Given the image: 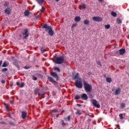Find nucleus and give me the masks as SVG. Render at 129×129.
I'll list each match as a JSON object with an SVG mask.
<instances>
[{"mask_svg":"<svg viewBox=\"0 0 129 129\" xmlns=\"http://www.w3.org/2000/svg\"><path fill=\"white\" fill-rule=\"evenodd\" d=\"M93 21L94 22H97L99 23L100 22H102V18L99 17H93L92 18Z\"/></svg>","mask_w":129,"mask_h":129,"instance_id":"obj_5","label":"nucleus"},{"mask_svg":"<svg viewBox=\"0 0 129 129\" xmlns=\"http://www.w3.org/2000/svg\"><path fill=\"white\" fill-rule=\"evenodd\" d=\"M104 27H105V29H109L110 28V25H109V24L105 25Z\"/></svg>","mask_w":129,"mask_h":129,"instance_id":"obj_31","label":"nucleus"},{"mask_svg":"<svg viewBox=\"0 0 129 129\" xmlns=\"http://www.w3.org/2000/svg\"><path fill=\"white\" fill-rule=\"evenodd\" d=\"M91 74H92L91 73V72H88V75H89V76H90V75H91Z\"/></svg>","mask_w":129,"mask_h":129,"instance_id":"obj_50","label":"nucleus"},{"mask_svg":"<svg viewBox=\"0 0 129 129\" xmlns=\"http://www.w3.org/2000/svg\"><path fill=\"white\" fill-rule=\"evenodd\" d=\"M21 113H22V118H23V119H25V118L27 117V112L22 111Z\"/></svg>","mask_w":129,"mask_h":129,"instance_id":"obj_10","label":"nucleus"},{"mask_svg":"<svg viewBox=\"0 0 129 129\" xmlns=\"http://www.w3.org/2000/svg\"><path fill=\"white\" fill-rule=\"evenodd\" d=\"M50 75L52 77L56 78V81H58L59 80V79H58V78H59V77H58V75L56 73H55V72L51 73Z\"/></svg>","mask_w":129,"mask_h":129,"instance_id":"obj_8","label":"nucleus"},{"mask_svg":"<svg viewBox=\"0 0 129 129\" xmlns=\"http://www.w3.org/2000/svg\"><path fill=\"white\" fill-rule=\"evenodd\" d=\"M0 124H6V123L5 122L0 121Z\"/></svg>","mask_w":129,"mask_h":129,"instance_id":"obj_46","label":"nucleus"},{"mask_svg":"<svg viewBox=\"0 0 129 129\" xmlns=\"http://www.w3.org/2000/svg\"><path fill=\"white\" fill-rule=\"evenodd\" d=\"M84 25H89V21L87 20H84Z\"/></svg>","mask_w":129,"mask_h":129,"instance_id":"obj_30","label":"nucleus"},{"mask_svg":"<svg viewBox=\"0 0 129 129\" xmlns=\"http://www.w3.org/2000/svg\"><path fill=\"white\" fill-rule=\"evenodd\" d=\"M51 28L52 27L51 26H48L47 24H44L42 26V29H45V32H47V31H49Z\"/></svg>","mask_w":129,"mask_h":129,"instance_id":"obj_7","label":"nucleus"},{"mask_svg":"<svg viewBox=\"0 0 129 129\" xmlns=\"http://www.w3.org/2000/svg\"><path fill=\"white\" fill-rule=\"evenodd\" d=\"M106 82H107L108 83H110L111 81H112V80L111 79V78L108 77V78H106Z\"/></svg>","mask_w":129,"mask_h":129,"instance_id":"obj_23","label":"nucleus"},{"mask_svg":"<svg viewBox=\"0 0 129 129\" xmlns=\"http://www.w3.org/2000/svg\"><path fill=\"white\" fill-rule=\"evenodd\" d=\"M121 90V89L120 88H118L117 89H116L115 91V95H118V94H120Z\"/></svg>","mask_w":129,"mask_h":129,"instance_id":"obj_11","label":"nucleus"},{"mask_svg":"<svg viewBox=\"0 0 129 129\" xmlns=\"http://www.w3.org/2000/svg\"><path fill=\"white\" fill-rule=\"evenodd\" d=\"M5 13L7 15H11V8H7L5 10Z\"/></svg>","mask_w":129,"mask_h":129,"instance_id":"obj_12","label":"nucleus"},{"mask_svg":"<svg viewBox=\"0 0 129 129\" xmlns=\"http://www.w3.org/2000/svg\"><path fill=\"white\" fill-rule=\"evenodd\" d=\"M75 85L78 88H82L83 86L82 85V79L81 78H78V80L75 82Z\"/></svg>","mask_w":129,"mask_h":129,"instance_id":"obj_2","label":"nucleus"},{"mask_svg":"<svg viewBox=\"0 0 129 129\" xmlns=\"http://www.w3.org/2000/svg\"><path fill=\"white\" fill-rule=\"evenodd\" d=\"M39 91H40V89L39 88H37L35 89L34 94L35 95H37V94H38V92H39Z\"/></svg>","mask_w":129,"mask_h":129,"instance_id":"obj_20","label":"nucleus"},{"mask_svg":"<svg viewBox=\"0 0 129 129\" xmlns=\"http://www.w3.org/2000/svg\"><path fill=\"white\" fill-rule=\"evenodd\" d=\"M99 2H102V0H99Z\"/></svg>","mask_w":129,"mask_h":129,"instance_id":"obj_63","label":"nucleus"},{"mask_svg":"<svg viewBox=\"0 0 129 129\" xmlns=\"http://www.w3.org/2000/svg\"><path fill=\"white\" fill-rule=\"evenodd\" d=\"M97 63L98 64V65H99L100 66H101V63L100 62V61H98L97 62Z\"/></svg>","mask_w":129,"mask_h":129,"instance_id":"obj_44","label":"nucleus"},{"mask_svg":"<svg viewBox=\"0 0 129 129\" xmlns=\"http://www.w3.org/2000/svg\"><path fill=\"white\" fill-rule=\"evenodd\" d=\"M92 104L95 106V107H97V108H100V105H99V104H97V101L96 100L93 99Z\"/></svg>","mask_w":129,"mask_h":129,"instance_id":"obj_6","label":"nucleus"},{"mask_svg":"<svg viewBox=\"0 0 129 129\" xmlns=\"http://www.w3.org/2000/svg\"><path fill=\"white\" fill-rule=\"evenodd\" d=\"M42 9H43V11H45V8L44 7H42Z\"/></svg>","mask_w":129,"mask_h":129,"instance_id":"obj_58","label":"nucleus"},{"mask_svg":"<svg viewBox=\"0 0 129 129\" xmlns=\"http://www.w3.org/2000/svg\"><path fill=\"white\" fill-rule=\"evenodd\" d=\"M56 112H58V110H53L51 114H53V113H56Z\"/></svg>","mask_w":129,"mask_h":129,"instance_id":"obj_39","label":"nucleus"},{"mask_svg":"<svg viewBox=\"0 0 129 129\" xmlns=\"http://www.w3.org/2000/svg\"><path fill=\"white\" fill-rule=\"evenodd\" d=\"M8 70V68H4V69H2L1 71L2 72H7Z\"/></svg>","mask_w":129,"mask_h":129,"instance_id":"obj_33","label":"nucleus"},{"mask_svg":"<svg viewBox=\"0 0 129 129\" xmlns=\"http://www.w3.org/2000/svg\"><path fill=\"white\" fill-rule=\"evenodd\" d=\"M60 124H61V126L62 127H64V126L66 125V124L64 122V120L62 119L60 120Z\"/></svg>","mask_w":129,"mask_h":129,"instance_id":"obj_19","label":"nucleus"},{"mask_svg":"<svg viewBox=\"0 0 129 129\" xmlns=\"http://www.w3.org/2000/svg\"><path fill=\"white\" fill-rule=\"evenodd\" d=\"M81 18L79 16H77L75 18V22H80Z\"/></svg>","mask_w":129,"mask_h":129,"instance_id":"obj_16","label":"nucleus"},{"mask_svg":"<svg viewBox=\"0 0 129 129\" xmlns=\"http://www.w3.org/2000/svg\"><path fill=\"white\" fill-rule=\"evenodd\" d=\"M38 79L37 77H35V76H32V80H34V81H36Z\"/></svg>","mask_w":129,"mask_h":129,"instance_id":"obj_37","label":"nucleus"},{"mask_svg":"<svg viewBox=\"0 0 129 129\" xmlns=\"http://www.w3.org/2000/svg\"><path fill=\"white\" fill-rule=\"evenodd\" d=\"M125 53V49L122 48L119 50V54L120 55H123Z\"/></svg>","mask_w":129,"mask_h":129,"instance_id":"obj_14","label":"nucleus"},{"mask_svg":"<svg viewBox=\"0 0 129 129\" xmlns=\"http://www.w3.org/2000/svg\"><path fill=\"white\" fill-rule=\"evenodd\" d=\"M64 120H66V121H70V115H69L67 118L65 117L64 118Z\"/></svg>","mask_w":129,"mask_h":129,"instance_id":"obj_29","label":"nucleus"},{"mask_svg":"<svg viewBox=\"0 0 129 129\" xmlns=\"http://www.w3.org/2000/svg\"><path fill=\"white\" fill-rule=\"evenodd\" d=\"M11 104H14V101L13 100H11L10 101Z\"/></svg>","mask_w":129,"mask_h":129,"instance_id":"obj_48","label":"nucleus"},{"mask_svg":"<svg viewBox=\"0 0 129 129\" xmlns=\"http://www.w3.org/2000/svg\"><path fill=\"white\" fill-rule=\"evenodd\" d=\"M24 68L25 69H29V67H25Z\"/></svg>","mask_w":129,"mask_h":129,"instance_id":"obj_57","label":"nucleus"},{"mask_svg":"<svg viewBox=\"0 0 129 129\" xmlns=\"http://www.w3.org/2000/svg\"><path fill=\"white\" fill-rule=\"evenodd\" d=\"M9 124H10V125H12L13 126H15L17 125V124L16 123V122H13V121H10L9 122Z\"/></svg>","mask_w":129,"mask_h":129,"instance_id":"obj_24","label":"nucleus"},{"mask_svg":"<svg viewBox=\"0 0 129 129\" xmlns=\"http://www.w3.org/2000/svg\"><path fill=\"white\" fill-rule=\"evenodd\" d=\"M10 64L7 62V61H4L3 62V64L2 65V67L5 68V67H8Z\"/></svg>","mask_w":129,"mask_h":129,"instance_id":"obj_17","label":"nucleus"},{"mask_svg":"<svg viewBox=\"0 0 129 129\" xmlns=\"http://www.w3.org/2000/svg\"><path fill=\"white\" fill-rule=\"evenodd\" d=\"M74 27H76V24H73V25L72 26L71 28H74Z\"/></svg>","mask_w":129,"mask_h":129,"instance_id":"obj_47","label":"nucleus"},{"mask_svg":"<svg viewBox=\"0 0 129 129\" xmlns=\"http://www.w3.org/2000/svg\"><path fill=\"white\" fill-rule=\"evenodd\" d=\"M40 13H43L44 12V10L41 9L40 10Z\"/></svg>","mask_w":129,"mask_h":129,"instance_id":"obj_56","label":"nucleus"},{"mask_svg":"<svg viewBox=\"0 0 129 129\" xmlns=\"http://www.w3.org/2000/svg\"><path fill=\"white\" fill-rule=\"evenodd\" d=\"M24 86H25V84H24V83H22L19 86V87H24Z\"/></svg>","mask_w":129,"mask_h":129,"instance_id":"obj_41","label":"nucleus"},{"mask_svg":"<svg viewBox=\"0 0 129 129\" xmlns=\"http://www.w3.org/2000/svg\"><path fill=\"white\" fill-rule=\"evenodd\" d=\"M86 115H89V113H86Z\"/></svg>","mask_w":129,"mask_h":129,"instance_id":"obj_59","label":"nucleus"},{"mask_svg":"<svg viewBox=\"0 0 129 129\" xmlns=\"http://www.w3.org/2000/svg\"><path fill=\"white\" fill-rule=\"evenodd\" d=\"M75 99H80V96L79 95H76Z\"/></svg>","mask_w":129,"mask_h":129,"instance_id":"obj_38","label":"nucleus"},{"mask_svg":"<svg viewBox=\"0 0 129 129\" xmlns=\"http://www.w3.org/2000/svg\"><path fill=\"white\" fill-rule=\"evenodd\" d=\"M5 7H8L9 6V2H6L4 4Z\"/></svg>","mask_w":129,"mask_h":129,"instance_id":"obj_42","label":"nucleus"},{"mask_svg":"<svg viewBox=\"0 0 129 129\" xmlns=\"http://www.w3.org/2000/svg\"><path fill=\"white\" fill-rule=\"evenodd\" d=\"M73 78L74 80H76V79L78 80V78H81L79 77V73H77L75 76H73Z\"/></svg>","mask_w":129,"mask_h":129,"instance_id":"obj_13","label":"nucleus"},{"mask_svg":"<svg viewBox=\"0 0 129 129\" xmlns=\"http://www.w3.org/2000/svg\"><path fill=\"white\" fill-rule=\"evenodd\" d=\"M10 86H13V85H11Z\"/></svg>","mask_w":129,"mask_h":129,"instance_id":"obj_64","label":"nucleus"},{"mask_svg":"<svg viewBox=\"0 0 129 129\" xmlns=\"http://www.w3.org/2000/svg\"><path fill=\"white\" fill-rule=\"evenodd\" d=\"M52 95H53V96H55V95H56L55 92H52Z\"/></svg>","mask_w":129,"mask_h":129,"instance_id":"obj_55","label":"nucleus"},{"mask_svg":"<svg viewBox=\"0 0 129 129\" xmlns=\"http://www.w3.org/2000/svg\"><path fill=\"white\" fill-rule=\"evenodd\" d=\"M82 10H85L86 9V6L84 4H82L81 6Z\"/></svg>","mask_w":129,"mask_h":129,"instance_id":"obj_34","label":"nucleus"},{"mask_svg":"<svg viewBox=\"0 0 129 129\" xmlns=\"http://www.w3.org/2000/svg\"><path fill=\"white\" fill-rule=\"evenodd\" d=\"M2 64H3V60H0V67L2 66Z\"/></svg>","mask_w":129,"mask_h":129,"instance_id":"obj_51","label":"nucleus"},{"mask_svg":"<svg viewBox=\"0 0 129 129\" xmlns=\"http://www.w3.org/2000/svg\"><path fill=\"white\" fill-rule=\"evenodd\" d=\"M121 107L122 108H124V107H125V104H124V103H122L121 104Z\"/></svg>","mask_w":129,"mask_h":129,"instance_id":"obj_35","label":"nucleus"},{"mask_svg":"<svg viewBox=\"0 0 129 129\" xmlns=\"http://www.w3.org/2000/svg\"><path fill=\"white\" fill-rule=\"evenodd\" d=\"M76 114L77 115H81L82 114V111L81 110H77Z\"/></svg>","mask_w":129,"mask_h":129,"instance_id":"obj_18","label":"nucleus"},{"mask_svg":"<svg viewBox=\"0 0 129 129\" xmlns=\"http://www.w3.org/2000/svg\"><path fill=\"white\" fill-rule=\"evenodd\" d=\"M35 19H39V15H37L35 17Z\"/></svg>","mask_w":129,"mask_h":129,"instance_id":"obj_53","label":"nucleus"},{"mask_svg":"<svg viewBox=\"0 0 129 129\" xmlns=\"http://www.w3.org/2000/svg\"><path fill=\"white\" fill-rule=\"evenodd\" d=\"M39 96H42V98H44L45 93H41L39 94Z\"/></svg>","mask_w":129,"mask_h":129,"instance_id":"obj_36","label":"nucleus"},{"mask_svg":"<svg viewBox=\"0 0 129 129\" xmlns=\"http://www.w3.org/2000/svg\"><path fill=\"white\" fill-rule=\"evenodd\" d=\"M40 50L41 51V53L44 54L45 52H46V49H45V47L42 46L40 48Z\"/></svg>","mask_w":129,"mask_h":129,"instance_id":"obj_22","label":"nucleus"},{"mask_svg":"<svg viewBox=\"0 0 129 129\" xmlns=\"http://www.w3.org/2000/svg\"><path fill=\"white\" fill-rule=\"evenodd\" d=\"M55 63L56 64H62L64 62V56H60L55 57Z\"/></svg>","mask_w":129,"mask_h":129,"instance_id":"obj_3","label":"nucleus"},{"mask_svg":"<svg viewBox=\"0 0 129 129\" xmlns=\"http://www.w3.org/2000/svg\"><path fill=\"white\" fill-rule=\"evenodd\" d=\"M24 16H25V17H28V16H30V12L28 11V10H26L24 12Z\"/></svg>","mask_w":129,"mask_h":129,"instance_id":"obj_21","label":"nucleus"},{"mask_svg":"<svg viewBox=\"0 0 129 129\" xmlns=\"http://www.w3.org/2000/svg\"><path fill=\"white\" fill-rule=\"evenodd\" d=\"M48 34L50 35V36H53L54 35V31L52 30V28H50L48 30Z\"/></svg>","mask_w":129,"mask_h":129,"instance_id":"obj_15","label":"nucleus"},{"mask_svg":"<svg viewBox=\"0 0 129 129\" xmlns=\"http://www.w3.org/2000/svg\"><path fill=\"white\" fill-rule=\"evenodd\" d=\"M116 22L117 24H121V23H122V21H121V19L117 18L116 19Z\"/></svg>","mask_w":129,"mask_h":129,"instance_id":"obj_25","label":"nucleus"},{"mask_svg":"<svg viewBox=\"0 0 129 129\" xmlns=\"http://www.w3.org/2000/svg\"><path fill=\"white\" fill-rule=\"evenodd\" d=\"M7 111H8V107H6Z\"/></svg>","mask_w":129,"mask_h":129,"instance_id":"obj_62","label":"nucleus"},{"mask_svg":"<svg viewBox=\"0 0 129 129\" xmlns=\"http://www.w3.org/2000/svg\"><path fill=\"white\" fill-rule=\"evenodd\" d=\"M81 98L83 100H87L88 99V96L85 93H83L81 95Z\"/></svg>","mask_w":129,"mask_h":129,"instance_id":"obj_9","label":"nucleus"},{"mask_svg":"<svg viewBox=\"0 0 129 129\" xmlns=\"http://www.w3.org/2000/svg\"><path fill=\"white\" fill-rule=\"evenodd\" d=\"M16 84H17V86L20 87V85L21 84L19 82H17Z\"/></svg>","mask_w":129,"mask_h":129,"instance_id":"obj_49","label":"nucleus"},{"mask_svg":"<svg viewBox=\"0 0 129 129\" xmlns=\"http://www.w3.org/2000/svg\"><path fill=\"white\" fill-rule=\"evenodd\" d=\"M37 2L38 4H41L44 3V0H37Z\"/></svg>","mask_w":129,"mask_h":129,"instance_id":"obj_32","label":"nucleus"},{"mask_svg":"<svg viewBox=\"0 0 129 129\" xmlns=\"http://www.w3.org/2000/svg\"><path fill=\"white\" fill-rule=\"evenodd\" d=\"M84 88L86 92H90L92 90V86L87 83L86 81L84 82Z\"/></svg>","mask_w":129,"mask_h":129,"instance_id":"obj_1","label":"nucleus"},{"mask_svg":"<svg viewBox=\"0 0 129 129\" xmlns=\"http://www.w3.org/2000/svg\"><path fill=\"white\" fill-rule=\"evenodd\" d=\"M77 105L78 106H79V107H80V106H82V105H81V104H77Z\"/></svg>","mask_w":129,"mask_h":129,"instance_id":"obj_52","label":"nucleus"},{"mask_svg":"<svg viewBox=\"0 0 129 129\" xmlns=\"http://www.w3.org/2000/svg\"><path fill=\"white\" fill-rule=\"evenodd\" d=\"M1 83L3 84H5V83H6V81L5 80H3L2 81H1Z\"/></svg>","mask_w":129,"mask_h":129,"instance_id":"obj_45","label":"nucleus"},{"mask_svg":"<svg viewBox=\"0 0 129 129\" xmlns=\"http://www.w3.org/2000/svg\"><path fill=\"white\" fill-rule=\"evenodd\" d=\"M53 70H54V71H57V72H60V69L57 67H54L53 68Z\"/></svg>","mask_w":129,"mask_h":129,"instance_id":"obj_26","label":"nucleus"},{"mask_svg":"<svg viewBox=\"0 0 129 129\" xmlns=\"http://www.w3.org/2000/svg\"><path fill=\"white\" fill-rule=\"evenodd\" d=\"M111 16H112V17H114V18L116 17V13L113 11H112L111 13Z\"/></svg>","mask_w":129,"mask_h":129,"instance_id":"obj_27","label":"nucleus"},{"mask_svg":"<svg viewBox=\"0 0 129 129\" xmlns=\"http://www.w3.org/2000/svg\"><path fill=\"white\" fill-rule=\"evenodd\" d=\"M48 79L50 82H54V80L53 79V78L48 76Z\"/></svg>","mask_w":129,"mask_h":129,"instance_id":"obj_28","label":"nucleus"},{"mask_svg":"<svg viewBox=\"0 0 129 129\" xmlns=\"http://www.w3.org/2000/svg\"><path fill=\"white\" fill-rule=\"evenodd\" d=\"M87 121H88V122H89L90 121H91V119H88L87 120Z\"/></svg>","mask_w":129,"mask_h":129,"instance_id":"obj_54","label":"nucleus"},{"mask_svg":"<svg viewBox=\"0 0 129 129\" xmlns=\"http://www.w3.org/2000/svg\"><path fill=\"white\" fill-rule=\"evenodd\" d=\"M56 116L57 118L59 117V114L56 115Z\"/></svg>","mask_w":129,"mask_h":129,"instance_id":"obj_60","label":"nucleus"},{"mask_svg":"<svg viewBox=\"0 0 129 129\" xmlns=\"http://www.w3.org/2000/svg\"><path fill=\"white\" fill-rule=\"evenodd\" d=\"M119 116L120 117V119H123V117L122 116V114H120L119 115Z\"/></svg>","mask_w":129,"mask_h":129,"instance_id":"obj_40","label":"nucleus"},{"mask_svg":"<svg viewBox=\"0 0 129 129\" xmlns=\"http://www.w3.org/2000/svg\"><path fill=\"white\" fill-rule=\"evenodd\" d=\"M59 1H60V0H55V2H59Z\"/></svg>","mask_w":129,"mask_h":129,"instance_id":"obj_61","label":"nucleus"},{"mask_svg":"<svg viewBox=\"0 0 129 129\" xmlns=\"http://www.w3.org/2000/svg\"><path fill=\"white\" fill-rule=\"evenodd\" d=\"M38 76L39 77V78H42L43 77V75H41V74H37Z\"/></svg>","mask_w":129,"mask_h":129,"instance_id":"obj_43","label":"nucleus"},{"mask_svg":"<svg viewBox=\"0 0 129 129\" xmlns=\"http://www.w3.org/2000/svg\"><path fill=\"white\" fill-rule=\"evenodd\" d=\"M28 31L29 30H28V29H25L23 31L21 32V34H22V35L24 36L23 37V39H27V38L29 37V34H28Z\"/></svg>","mask_w":129,"mask_h":129,"instance_id":"obj_4","label":"nucleus"}]
</instances>
